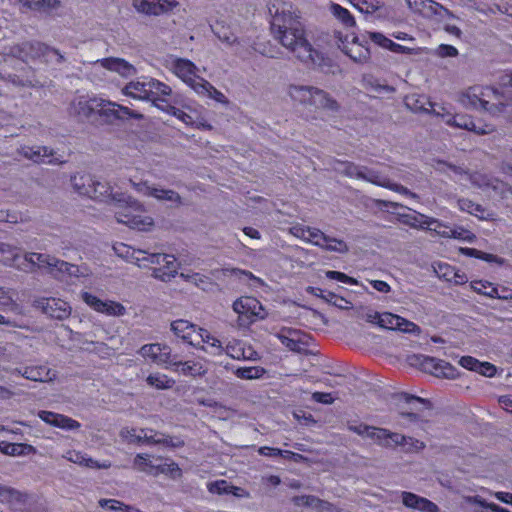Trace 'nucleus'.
Returning a JSON list of instances; mask_svg holds the SVG:
<instances>
[{
	"mask_svg": "<svg viewBox=\"0 0 512 512\" xmlns=\"http://www.w3.org/2000/svg\"><path fill=\"white\" fill-rule=\"evenodd\" d=\"M269 13L272 16L271 31L282 46L305 64H320V54L306 39L303 25L292 5L284 2L272 3Z\"/></svg>",
	"mask_w": 512,
	"mask_h": 512,
	"instance_id": "1",
	"label": "nucleus"
},
{
	"mask_svg": "<svg viewBox=\"0 0 512 512\" xmlns=\"http://www.w3.org/2000/svg\"><path fill=\"white\" fill-rule=\"evenodd\" d=\"M0 263L23 271L32 270L34 267L45 269L62 281H71L73 278L88 277L92 274L86 265H73L48 254L27 253L21 256L18 247L5 242H0Z\"/></svg>",
	"mask_w": 512,
	"mask_h": 512,
	"instance_id": "2",
	"label": "nucleus"
},
{
	"mask_svg": "<svg viewBox=\"0 0 512 512\" xmlns=\"http://www.w3.org/2000/svg\"><path fill=\"white\" fill-rule=\"evenodd\" d=\"M290 99L313 113V118L335 116L340 112V104L326 91L308 85L290 84L287 88Z\"/></svg>",
	"mask_w": 512,
	"mask_h": 512,
	"instance_id": "3",
	"label": "nucleus"
},
{
	"mask_svg": "<svg viewBox=\"0 0 512 512\" xmlns=\"http://www.w3.org/2000/svg\"><path fill=\"white\" fill-rule=\"evenodd\" d=\"M113 207L116 221L120 224L139 231H150L154 226L153 219L146 214L143 205L129 195H113Z\"/></svg>",
	"mask_w": 512,
	"mask_h": 512,
	"instance_id": "4",
	"label": "nucleus"
},
{
	"mask_svg": "<svg viewBox=\"0 0 512 512\" xmlns=\"http://www.w3.org/2000/svg\"><path fill=\"white\" fill-rule=\"evenodd\" d=\"M171 91L167 84L147 76L132 80L122 88V94L127 97L152 102L164 101V97L169 96Z\"/></svg>",
	"mask_w": 512,
	"mask_h": 512,
	"instance_id": "5",
	"label": "nucleus"
},
{
	"mask_svg": "<svg viewBox=\"0 0 512 512\" xmlns=\"http://www.w3.org/2000/svg\"><path fill=\"white\" fill-rule=\"evenodd\" d=\"M405 105L414 112L433 113L437 117H441L445 124L454 126V128H476L475 123L470 117L461 114L441 113L440 110L444 111V108L438 107L423 95L413 94L406 97Z\"/></svg>",
	"mask_w": 512,
	"mask_h": 512,
	"instance_id": "6",
	"label": "nucleus"
},
{
	"mask_svg": "<svg viewBox=\"0 0 512 512\" xmlns=\"http://www.w3.org/2000/svg\"><path fill=\"white\" fill-rule=\"evenodd\" d=\"M290 233L296 238H299L307 243L313 244L327 251L341 254L347 253L349 251L348 245L343 240L329 237L321 230L314 227L296 224L290 228Z\"/></svg>",
	"mask_w": 512,
	"mask_h": 512,
	"instance_id": "7",
	"label": "nucleus"
},
{
	"mask_svg": "<svg viewBox=\"0 0 512 512\" xmlns=\"http://www.w3.org/2000/svg\"><path fill=\"white\" fill-rule=\"evenodd\" d=\"M233 311L238 315L240 327H247L267 317V311L261 302L251 296H241L232 304Z\"/></svg>",
	"mask_w": 512,
	"mask_h": 512,
	"instance_id": "8",
	"label": "nucleus"
},
{
	"mask_svg": "<svg viewBox=\"0 0 512 512\" xmlns=\"http://www.w3.org/2000/svg\"><path fill=\"white\" fill-rule=\"evenodd\" d=\"M448 168L452 173L453 179L463 186H468L469 184H471V186L478 187L483 190L492 189L495 193H499L503 196L506 192H510L509 189H506V186L503 182L497 179L489 178L485 174H472L463 170L462 168L451 165H449Z\"/></svg>",
	"mask_w": 512,
	"mask_h": 512,
	"instance_id": "9",
	"label": "nucleus"
},
{
	"mask_svg": "<svg viewBox=\"0 0 512 512\" xmlns=\"http://www.w3.org/2000/svg\"><path fill=\"white\" fill-rule=\"evenodd\" d=\"M13 54L21 58L24 62L30 59H41L44 62H62L63 55L54 48H51L41 42L31 41L23 42L13 48Z\"/></svg>",
	"mask_w": 512,
	"mask_h": 512,
	"instance_id": "10",
	"label": "nucleus"
},
{
	"mask_svg": "<svg viewBox=\"0 0 512 512\" xmlns=\"http://www.w3.org/2000/svg\"><path fill=\"white\" fill-rule=\"evenodd\" d=\"M104 70L115 72L124 78L136 75V68L122 58H103L95 61L92 64L91 81L99 84L105 78Z\"/></svg>",
	"mask_w": 512,
	"mask_h": 512,
	"instance_id": "11",
	"label": "nucleus"
},
{
	"mask_svg": "<svg viewBox=\"0 0 512 512\" xmlns=\"http://www.w3.org/2000/svg\"><path fill=\"white\" fill-rule=\"evenodd\" d=\"M95 104L97 109V116L103 123L118 124L131 118H140V114L130 110L128 107L120 105L114 101L103 98L100 96L99 101Z\"/></svg>",
	"mask_w": 512,
	"mask_h": 512,
	"instance_id": "12",
	"label": "nucleus"
},
{
	"mask_svg": "<svg viewBox=\"0 0 512 512\" xmlns=\"http://www.w3.org/2000/svg\"><path fill=\"white\" fill-rule=\"evenodd\" d=\"M494 90L490 87L474 86L470 87L462 95V103L471 106L474 109L484 110L491 114H496L502 111V105L491 104L486 97L493 94Z\"/></svg>",
	"mask_w": 512,
	"mask_h": 512,
	"instance_id": "13",
	"label": "nucleus"
},
{
	"mask_svg": "<svg viewBox=\"0 0 512 512\" xmlns=\"http://www.w3.org/2000/svg\"><path fill=\"white\" fill-rule=\"evenodd\" d=\"M170 70L195 92L197 86H201L202 82L205 81L199 75V68L188 59H173L170 62Z\"/></svg>",
	"mask_w": 512,
	"mask_h": 512,
	"instance_id": "14",
	"label": "nucleus"
},
{
	"mask_svg": "<svg viewBox=\"0 0 512 512\" xmlns=\"http://www.w3.org/2000/svg\"><path fill=\"white\" fill-rule=\"evenodd\" d=\"M113 249L117 256L125 259L126 261L133 263L141 268L148 267V262H158L166 259L163 256L148 255V252L141 249H135L124 243H117L113 246Z\"/></svg>",
	"mask_w": 512,
	"mask_h": 512,
	"instance_id": "15",
	"label": "nucleus"
},
{
	"mask_svg": "<svg viewBox=\"0 0 512 512\" xmlns=\"http://www.w3.org/2000/svg\"><path fill=\"white\" fill-rule=\"evenodd\" d=\"M139 353L146 359L165 369L172 368L176 355L172 354L171 348L166 344L152 343L143 345Z\"/></svg>",
	"mask_w": 512,
	"mask_h": 512,
	"instance_id": "16",
	"label": "nucleus"
},
{
	"mask_svg": "<svg viewBox=\"0 0 512 512\" xmlns=\"http://www.w3.org/2000/svg\"><path fill=\"white\" fill-rule=\"evenodd\" d=\"M81 299L94 311L107 316L117 317L123 316L126 313V308L121 303L112 300H102L86 291L81 292Z\"/></svg>",
	"mask_w": 512,
	"mask_h": 512,
	"instance_id": "17",
	"label": "nucleus"
},
{
	"mask_svg": "<svg viewBox=\"0 0 512 512\" xmlns=\"http://www.w3.org/2000/svg\"><path fill=\"white\" fill-rule=\"evenodd\" d=\"M100 96L97 95H77L73 98L70 104V113L82 119H90L97 116V109L95 104L99 101Z\"/></svg>",
	"mask_w": 512,
	"mask_h": 512,
	"instance_id": "18",
	"label": "nucleus"
},
{
	"mask_svg": "<svg viewBox=\"0 0 512 512\" xmlns=\"http://www.w3.org/2000/svg\"><path fill=\"white\" fill-rule=\"evenodd\" d=\"M179 5L177 0H133V7L147 15H159L172 11Z\"/></svg>",
	"mask_w": 512,
	"mask_h": 512,
	"instance_id": "19",
	"label": "nucleus"
},
{
	"mask_svg": "<svg viewBox=\"0 0 512 512\" xmlns=\"http://www.w3.org/2000/svg\"><path fill=\"white\" fill-rule=\"evenodd\" d=\"M379 326L381 328L398 330L404 333H420V328L415 323L390 312H383L381 314Z\"/></svg>",
	"mask_w": 512,
	"mask_h": 512,
	"instance_id": "20",
	"label": "nucleus"
},
{
	"mask_svg": "<svg viewBox=\"0 0 512 512\" xmlns=\"http://www.w3.org/2000/svg\"><path fill=\"white\" fill-rule=\"evenodd\" d=\"M39 307L46 315L55 319H65L71 314L70 305L59 298H43L37 301Z\"/></svg>",
	"mask_w": 512,
	"mask_h": 512,
	"instance_id": "21",
	"label": "nucleus"
},
{
	"mask_svg": "<svg viewBox=\"0 0 512 512\" xmlns=\"http://www.w3.org/2000/svg\"><path fill=\"white\" fill-rule=\"evenodd\" d=\"M148 255L163 256L166 258L164 260L159 259L158 262H148V267L150 265H155L153 269V276L155 278L166 281L177 273L178 263L173 255L149 252Z\"/></svg>",
	"mask_w": 512,
	"mask_h": 512,
	"instance_id": "22",
	"label": "nucleus"
},
{
	"mask_svg": "<svg viewBox=\"0 0 512 512\" xmlns=\"http://www.w3.org/2000/svg\"><path fill=\"white\" fill-rule=\"evenodd\" d=\"M171 330L184 342L192 346L199 345V336L202 328H197L187 320L179 319L171 323Z\"/></svg>",
	"mask_w": 512,
	"mask_h": 512,
	"instance_id": "23",
	"label": "nucleus"
},
{
	"mask_svg": "<svg viewBox=\"0 0 512 512\" xmlns=\"http://www.w3.org/2000/svg\"><path fill=\"white\" fill-rule=\"evenodd\" d=\"M131 184L138 193L145 196L173 203H178L180 201V196L173 190L154 187L149 185L147 182L135 183L131 181Z\"/></svg>",
	"mask_w": 512,
	"mask_h": 512,
	"instance_id": "24",
	"label": "nucleus"
},
{
	"mask_svg": "<svg viewBox=\"0 0 512 512\" xmlns=\"http://www.w3.org/2000/svg\"><path fill=\"white\" fill-rule=\"evenodd\" d=\"M276 336L291 351L301 352L308 346V336L299 330L283 329Z\"/></svg>",
	"mask_w": 512,
	"mask_h": 512,
	"instance_id": "25",
	"label": "nucleus"
},
{
	"mask_svg": "<svg viewBox=\"0 0 512 512\" xmlns=\"http://www.w3.org/2000/svg\"><path fill=\"white\" fill-rule=\"evenodd\" d=\"M369 438L374 440L377 444L391 447L393 445H406L412 438H407L402 434L390 432L383 428L372 427L370 430Z\"/></svg>",
	"mask_w": 512,
	"mask_h": 512,
	"instance_id": "26",
	"label": "nucleus"
},
{
	"mask_svg": "<svg viewBox=\"0 0 512 512\" xmlns=\"http://www.w3.org/2000/svg\"><path fill=\"white\" fill-rule=\"evenodd\" d=\"M38 417L46 424L66 431L77 430L81 427V424L78 421L52 411H39Z\"/></svg>",
	"mask_w": 512,
	"mask_h": 512,
	"instance_id": "27",
	"label": "nucleus"
},
{
	"mask_svg": "<svg viewBox=\"0 0 512 512\" xmlns=\"http://www.w3.org/2000/svg\"><path fill=\"white\" fill-rule=\"evenodd\" d=\"M170 370L186 377H201L206 374L207 367L203 360L179 361L176 356Z\"/></svg>",
	"mask_w": 512,
	"mask_h": 512,
	"instance_id": "28",
	"label": "nucleus"
},
{
	"mask_svg": "<svg viewBox=\"0 0 512 512\" xmlns=\"http://www.w3.org/2000/svg\"><path fill=\"white\" fill-rule=\"evenodd\" d=\"M224 353L235 360H257L258 353L240 340L233 339L224 347Z\"/></svg>",
	"mask_w": 512,
	"mask_h": 512,
	"instance_id": "29",
	"label": "nucleus"
},
{
	"mask_svg": "<svg viewBox=\"0 0 512 512\" xmlns=\"http://www.w3.org/2000/svg\"><path fill=\"white\" fill-rule=\"evenodd\" d=\"M210 27L220 41L229 45L236 43V53L244 59L247 58V55L242 51V43L237 41V38L234 36L230 26L226 25L225 21H217L215 24H211Z\"/></svg>",
	"mask_w": 512,
	"mask_h": 512,
	"instance_id": "30",
	"label": "nucleus"
},
{
	"mask_svg": "<svg viewBox=\"0 0 512 512\" xmlns=\"http://www.w3.org/2000/svg\"><path fill=\"white\" fill-rule=\"evenodd\" d=\"M21 153L36 163L60 164L65 162V160L54 157L48 147H23Z\"/></svg>",
	"mask_w": 512,
	"mask_h": 512,
	"instance_id": "31",
	"label": "nucleus"
},
{
	"mask_svg": "<svg viewBox=\"0 0 512 512\" xmlns=\"http://www.w3.org/2000/svg\"><path fill=\"white\" fill-rule=\"evenodd\" d=\"M410 9L419 13L425 18H430L434 15H441L442 12L448 14V11L439 3L433 0H406Z\"/></svg>",
	"mask_w": 512,
	"mask_h": 512,
	"instance_id": "32",
	"label": "nucleus"
},
{
	"mask_svg": "<svg viewBox=\"0 0 512 512\" xmlns=\"http://www.w3.org/2000/svg\"><path fill=\"white\" fill-rule=\"evenodd\" d=\"M341 50L355 62H364L370 56L369 49L364 46L357 36L352 37V42L342 41Z\"/></svg>",
	"mask_w": 512,
	"mask_h": 512,
	"instance_id": "33",
	"label": "nucleus"
},
{
	"mask_svg": "<svg viewBox=\"0 0 512 512\" xmlns=\"http://www.w3.org/2000/svg\"><path fill=\"white\" fill-rule=\"evenodd\" d=\"M18 373L28 380L39 382H50L57 376L56 371L46 365L25 367L23 370H18Z\"/></svg>",
	"mask_w": 512,
	"mask_h": 512,
	"instance_id": "34",
	"label": "nucleus"
},
{
	"mask_svg": "<svg viewBox=\"0 0 512 512\" xmlns=\"http://www.w3.org/2000/svg\"><path fill=\"white\" fill-rule=\"evenodd\" d=\"M424 367L436 377L454 378L456 375L455 368L444 360L426 358Z\"/></svg>",
	"mask_w": 512,
	"mask_h": 512,
	"instance_id": "35",
	"label": "nucleus"
},
{
	"mask_svg": "<svg viewBox=\"0 0 512 512\" xmlns=\"http://www.w3.org/2000/svg\"><path fill=\"white\" fill-rule=\"evenodd\" d=\"M433 267L437 276L446 281L453 282L455 284H464L468 280L464 273H460L448 263L438 262L435 263Z\"/></svg>",
	"mask_w": 512,
	"mask_h": 512,
	"instance_id": "36",
	"label": "nucleus"
},
{
	"mask_svg": "<svg viewBox=\"0 0 512 512\" xmlns=\"http://www.w3.org/2000/svg\"><path fill=\"white\" fill-rule=\"evenodd\" d=\"M63 457L72 463L88 468L108 469L111 466L109 462L98 463L96 460L88 457L87 454L76 450L67 451Z\"/></svg>",
	"mask_w": 512,
	"mask_h": 512,
	"instance_id": "37",
	"label": "nucleus"
},
{
	"mask_svg": "<svg viewBox=\"0 0 512 512\" xmlns=\"http://www.w3.org/2000/svg\"><path fill=\"white\" fill-rule=\"evenodd\" d=\"M335 169L349 177L363 179L368 182H370L369 177L371 174L380 175V173L375 170L368 169L366 167H359L350 162H339L338 167H335Z\"/></svg>",
	"mask_w": 512,
	"mask_h": 512,
	"instance_id": "38",
	"label": "nucleus"
},
{
	"mask_svg": "<svg viewBox=\"0 0 512 512\" xmlns=\"http://www.w3.org/2000/svg\"><path fill=\"white\" fill-rule=\"evenodd\" d=\"M402 222L413 228L421 229H432V226L436 224L440 226L439 220L416 212L402 215Z\"/></svg>",
	"mask_w": 512,
	"mask_h": 512,
	"instance_id": "39",
	"label": "nucleus"
},
{
	"mask_svg": "<svg viewBox=\"0 0 512 512\" xmlns=\"http://www.w3.org/2000/svg\"><path fill=\"white\" fill-rule=\"evenodd\" d=\"M94 179L90 174L78 173L71 177V185L76 193L88 197V195H94L95 189L91 188Z\"/></svg>",
	"mask_w": 512,
	"mask_h": 512,
	"instance_id": "40",
	"label": "nucleus"
},
{
	"mask_svg": "<svg viewBox=\"0 0 512 512\" xmlns=\"http://www.w3.org/2000/svg\"><path fill=\"white\" fill-rule=\"evenodd\" d=\"M200 343L205 344L202 349L211 355L220 356L224 353V347L222 346L220 340L211 335L210 332L205 329H202L200 332L199 344Z\"/></svg>",
	"mask_w": 512,
	"mask_h": 512,
	"instance_id": "41",
	"label": "nucleus"
},
{
	"mask_svg": "<svg viewBox=\"0 0 512 512\" xmlns=\"http://www.w3.org/2000/svg\"><path fill=\"white\" fill-rule=\"evenodd\" d=\"M35 448L26 443H10L7 441L0 442V452L8 456H25L35 453Z\"/></svg>",
	"mask_w": 512,
	"mask_h": 512,
	"instance_id": "42",
	"label": "nucleus"
},
{
	"mask_svg": "<svg viewBox=\"0 0 512 512\" xmlns=\"http://www.w3.org/2000/svg\"><path fill=\"white\" fill-rule=\"evenodd\" d=\"M158 461H162V458H151L148 454H137L134 458L133 465L136 470L154 476L153 471L157 469Z\"/></svg>",
	"mask_w": 512,
	"mask_h": 512,
	"instance_id": "43",
	"label": "nucleus"
},
{
	"mask_svg": "<svg viewBox=\"0 0 512 512\" xmlns=\"http://www.w3.org/2000/svg\"><path fill=\"white\" fill-rule=\"evenodd\" d=\"M146 383L158 390H168L173 388L176 381L164 373L153 372L146 377Z\"/></svg>",
	"mask_w": 512,
	"mask_h": 512,
	"instance_id": "44",
	"label": "nucleus"
},
{
	"mask_svg": "<svg viewBox=\"0 0 512 512\" xmlns=\"http://www.w3.org/2000/svg\"><path fill=\"white\" fill-rule=\"evenodd\" d=\"M196 93L200 96L207 97L223 105H227L229 103L227 97L221 91L216 89L207 80L202 82L201 86H197Z\"/></svg>",
	"mask_w": 512,
	"mask_h": 512,
	"instance_id": "45",
	"label": "nucleus"
},
{
	"mask_svg": "<svg viewBox=\"0 0 512 512\" xmlns=\"http://www.w3.org/2000/svg\"><path fill=\"white\" fill-rule=\"evenodd\" d=\"M370 183L375 184L380 187L387 188L389 190L395 191L397 193H400L402 195L410 196V197H416V195L412 192H410L406 187L392 183L386 176L383 175H370L369 177Z\"/></svg>",
	"mask_w": 512,
	"mask_h": 512,
	"instance_id": "46",
	"label": "nucleus"
},
{
	"mask_svg": "<svg viewBox=\"0 0 512 512\" xmlns=\"http://www.w3.org/2000/svg\"><path fill=\"white\" fill-rule=\"evenodd\" d=\"M91 188L95 189V192H93L94 195H88L89 198L99 201L110 200L113 203V195L116 193H112L111 187L107 182L94 179Z\"/></svg>",
	"mask_w": 512,
	"mask_h": 512,
	"instance_id": "47",
	"label": "nucleus"
},
{
	"mask_svg": "<svg viewBox=\"0 0 512 512\" xmlns=\"http://www.w3.org/2000/svg\"><path fill=\"white\" fill-rule=\"evenodd\" d=\"M154 476H158L160 474H165L173 479L180 478L182 475V470L178 466L177 463H175L172 460L166 459L164 462L158 461L157 463V469L153 471Z\"/></svg>",
	"mask_w": 512,
	"mask_h": 512,
	"instance_id": "48",
	"label": "nucleus"
},
{
	"mask_svg": "<svg viewBox=\"0 0 512 512\" xmlns=\"http://www.w3.org/2000/svg\"><path fill=\"white\" fill-rule=\"evenodd\" d=\"M330 12L332 15L339 20L345 27L351 28L356 25L355 18L350 11L337 3L330 5Z\"/></svg>",
	"mask_w": 512,
	"mask_h": 512,
	"instance_id": "49",
	"label": "nucleus"
},
{
	"mask_svg": "<svg viewBox=\"0 0 512 512\" xmlns=\"http://www.w3.org/2000/svg\"><path fill=\"white\" fill-rule=\"evenodd\" d=\"M297 505H307L318 510V512H333L334 508L328 502L321 501L312 496H302L295 499Z\"/></svg>",
	"mask_w": 512,
	"mask_h": 512,
	"instance_id": "50",
	"label": "nucleus"
},
{
	"mask_svg": "<svg viewBox=\"0 0 512 512\" xmlns=\"http://www.w3.org/2000/svg\"><path fill=\"white\" fill-rule=\"evenodd\" d=\"M366 88L369 90V92L373 93L374 97L377 96H383L387 94H391L394 92V88L381 83L378 79L374 78H365L364 79Z\"/></svg>",
	"mask_w": 512,
	"mask_h": 512,
	"instance_id": "51",
	"label": "nucleus"
},
{
	"mask_svg": "<svg viewBox=\"0 0 512 512\" xmlns=\"http://www.w3.org/2000/svg\"><path fill=\"white\" fill-rule=\"evenodd\" d=\"M458 207L460 210L465 211L471 215H475L479 219H486L489 216V214L481 205L476 204L468 199L458 200Z\"/></svg>",
	"mask_w": 512,
	"mask_h": 512,
	"instance_id": "52",
	"label": "nucleus"
},
{
	"mask_svg": "<svg viewBox=\"0 0 512 512\" xmlns=\"http://www.w3.org/2000/svg\"><path fill=\"white\" fill-rule=\"evenodd\" d=\"M266 370L260 366L240 367L234 371L236 377L244 380H256L262 378Z\"/></svg>",
	"mask_w": 512,
	"mask_h": 512,
	"instance_id": "53",
	"label": "nucleus"
},
{
	"mask_svg": "<svg viewBox=\"0 0 512 512\" xmlns=\"http://www.w3.org/2000/svg\"><path fill=\"white\" fill-rule=\"evenodd\" d=\"M471 287L475 292H477L479 294H483L490 298H502V296H500L498 293V288L493 286V284L490 282L482 281V280L473 281L471 283ZM503 298H505V297L503 296Z\"/></svg>",
	"mask_w": 512,
	"mask_h": 512,
	"instance_id": "54",
	"label": "nucleus"
},
{
	"mask_svg": "<svg viewBox=\"0 0 512 512\" xmlns=\"http://www.w3.org/2000/svg\"><path fill=\"white\" fill-rule=\"evenodd\" d=\"M24 500V496L21 492L7 487L0 485V502L1 503H7V504H14V503H20Z\"/></svg>",
	"mask_w": 512,
	"mask_h": 512,
	"instance_id": "55",
	"label": "nucleus"
},
{
	"mask_svg": "<svg viewBox=\"0 0 512 512\" xmlns=\"http://www.w3.org/2000/svg\"><path fill=\"white\" fill-rule=\"evenodd\" d=\"M19 4L30 9L49 11L59 4L57 0H16Z\"/></svg>",
	"mask_w": 512,
	"mask_h": 512,
	"instance_id": "56",
	"label": "nucleus"
},
{
	"mask_svg": "<svg viewBox=\"0 0 512 512\" xmlns=\"http://www.w3.org/2000/svg\"><path fill=\"white\" fill-rule=\"evenodd\" d=\"M0 308L6 309L8 308L10 311L15 314H22L21 308L18 304L14 303L12 299V295L9 290H6L0 287Z\"/></svg>",
	"mask_w": 512,
	"mask_h": 512,
	"instance_id": "57",
	"label": "nucleus"
},
{
	"mask_svg": "<svg viewBox=\"0 0 512 512\" xmlns=\"http://www.w3.org/2000/svg\"><path fill=\"white\" fill-rule=\"evenodd\" d=\"M149 431H150L149 429H141L139 432H137L136 430L132 429V430H123L121 432V434L124 438H126L130 442H142V441L148 442V440L150 439Z\"/></svg>",
	"mask_w": 512,
	"mask_h": 512,
	"instance_id": "58",
	"label": "nucleus"
},
{
	"mask_svg": "<svg viewBox=\"0 0 512 512\" xmlns=\"http://www.w3.org/2000/svg\"><path fill=\"white\" fill-rule=\"evenodd\" d=\"M169 112L186 125H193L197 118L195 113H188L176 107H170Z\"/></svg>",
	"mask_w": 512,
	"mask_h": 512,
	"instance_id": "59",
	"label": "nucleus"
},
{
	"mask_svg": "<svg viewBox=\"0 0 512 512\" xmlns=\"http://www.w3.org/2000/svg\"><path fill=\"white\" fill-rule=\"evenodd\" d=\"M368 37L373 43L389 51L391 50L394 42L380 32H369Z\"/></svg>",
	"mask_w": 512,
	"mask_h": 512,
	"instance_id": "60",
	"label": "nucleus"
},
{
	"mask_svg": "<svg viewBox=\"0 0 512 512\" xmlns=\"http://www.w3.org/2000/svg\"><path fill=\"white\" fill-rule=\"evenodd\" d=\"M230 484L226 480H217L207 484V489L213 494H228Z\"/></svg>",
	"mask_w": 512,
	"mask_h": 512,
	"instance_id": "61",
	"label": "nucleus"
},
{
	"mask_svg": "<svg viewBox=\"0 0 512 512\" xmlns=\"http://www.w3.org/2000/svg\"><path fill=\"white\" fill-rule=\"evenodd\" d=\"M99 506L108 509L111 511H123L125 504L119 500L116 499H100L99 500Z\"/></svg>",
	"mask_w": 512,
	"mask_h": 512,
	"instance_id": "62",
	"label": "nucleus"
},
{
	"mask_svg": "<svg viewBox=\"0 0 512 512\" xmlns=\"http://www.w3.org/2000/svg\"><path fill=\"white\" fill-rule=\"evenodd\" d=\"M435 53L437 56L442 58L456 57L458 55V50L452 45L441 44L436 48Z\"/></svg>",
	"mask_w": 512,
	"mask_h": 512,
	"instance_id": "63",
	"label": "nucleus"
},
{
	"mask_svg": "<svg viewBox=\"0 0 512 512\" xmlns=\"http://www.w3.org/2000/svg\"><path fill=\"white\" fill-rule=\"evenodd\" d=\"M415 509L423 512H438V506L424 497L419 498Z\"/></svg>",
	"mask_w": 512,
	"mask_h": 512,
	"instance_id": "64",
	"label": "nucleus"
}]
</instances>
